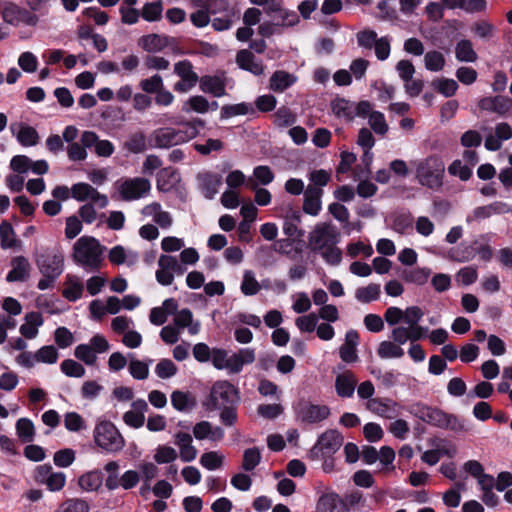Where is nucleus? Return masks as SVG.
Wrapping results in <instances>:
<instances>
[{
  "label": "nucleus",
  "mask_w": 512,
  "mask_h": 512,
  "mask_svg": "<svg viewBox=\"0 0 512 512\" xmlns=\"http://www.w3.org/2000/svg\"><path fill=\"white\" fill-rule=\"evenodd\" d=\"M206 8L210 15L239 11L231 6L228 0H208Z\"/></svg>",
  "instance_id": "58"
},
{
  "label": "nucleus",
  "mask_w": 512,
  "mask_h": 512,
  "mask_svg": "<svg viewBox=\"0 0 512 512\" xmlns=\"http://www.w3.org/2000/svg\"><path fill=\"white\" fill-rule=\"evenodd\" d=\"M35 263L43 276V278L39 280L37 288L39 290H46L53 287L54 282L64 270L63 254L46 250L36 254Z\"/></svg>",
  "instance_id": "3"
},
{
  "label": "nucleus",
  "mask_w": 512,
  "mask_h": 512,
  "mask_svg": "<svg viewBox=\"0 0 512 512\" xmlns=\"http://www.w3.org/2000/svg\"><path fill=\"white\" fill-rule=\"evenodd\" d=\"M431 275V269L429 268H414L404 269L400 273L401 279L408 283L416 285H424Z\"/></svg>",
  "instance_id": "29"
},
{
  "label": "nucleus",
  "mask_w": 512,
  "mask_h": 512,
  "mask_svg": "<svg viewBox=\"0 0 512 512\" xmlns=\"http://www.w3.org/2000/svg\"><path fill=\"white\" fill-rule=\"evenodd\" d=\"M94 440L100 448L107 452H118L122 450L125 445L123 437L110 421H103L96 425Z\"/></svg>",
  "instance_id": "7"
},
{
  "label": "nucleus",
  "mask_w": 512,
  "mask_h": 512,
  "mask_svg": "<svg viewBox=\"0 0 512 512\" xmlns=\"http://www.w3.org/2000/svg\"><path fill=\"white\" fill-rule=\"evenodd\" d=\"M424 63L427 70L437 72L443 69L445 58L441 52L433 50L425 54Z\"/></svg>",
  "instance_id": "47"
},
{
  "label": "nucleus",
  "mask_w": 512,
  "mask_h": 512,
  "mask_svg": "<svg viewBox=\"0 0 512 512\" xmlns=\"http://www.w3.org/2000/svg\"><path fill=\"white\" fill-rule=\"evenodd\" d=\"M338 234L327 224L317 225L309 233L308 244L312 252L318 253L330 244H337Z\"/></svg>",
  "instance_id": "11"
},
{
  "label": "nucleus",
  "mask_w": 512,
  "mask_h": 512,
  "mask_svg": "<svg viewBox=\"0 0 512 512\" xmlns=\"http://www.w3.org/2000/svg\"><path fill=\"white\" fill-rule=\"evenodd\" d=\"M150 188L151 185L148 179L136 177L123 181L119 187V192L123 200L131 201L141 198Z\"/></svg>",
  "instance_id": "14"
},
{
  "label": "nucleus",
  "mask_w": 512,
  "mask_h": 512,
  "mask_svg": "<svg viewBox=\"0 0 512 512\" xmlns=\"http://www.w3.org/2000/svg\"><path fill=\"white\" fill-rule=\"evenodd\" d=\"M104 481V474L101 470L95 469L82 474L78 478L79 487L86 492L98 491Z\"/></svg>",
  "instance_id": "26"
},
{
  "label": "nucleus",
  "mask_w": 512,
  "mask_h": 512,
  "mask_svg": "<svg viewBox=\"0 0 512 512\" xmlns=\"http://www.w3.org/2000/svg\"><path fill=\"white\" fill-rule=\"evenodd\" d=\"M10 129L17 141L24 147L35 146L39 142L37 130L25 123L11 124Z\"/></svg>",
  "instance_id": "19"
},
{
  "label": "nucleus",
  "mask_w": 512,
  "mask_h": 512,
  "mask_svg": "<svg viewBox=\"0 0 512 512\" xmlns=\"http://www.w3.org/2000/svg\"><path fill=\"white\" fill-rule=\"evenodd\" d=\"M60 368L68 377L80 378L85 375V368L73 359H66L62 361Z\"/></svg>",
  "instance_id": "50"
},
{
  "label": "nucleus",
  "mask_w": 512,
  "mask_h": 512,
  "mask_svg": "<svg viewBox=\"0 0 512 512\" xmlns=\"http://www.w3.org/2000/svg\"><path fill=\"white\" fill-rule=\"evenodd\" d=\"M132 410L124 413V422L133 428H140L144 425V413L148 410V404L144 399H137L132 402Z\"/></svg>",
  "instance_id": "21"
},
{
  "label": "nucleus",
  "mask_w": 512,
  "mask_h": 512,
  "mask_svg": "<svg viewBox=\"0 0 512 512\" xmlns=\"http://www.w3.org/2000/svg\"><path fill=\"white\" fill-rule=\"evenodd\" d=\"M75 460V452L70 448H65L55 452L53 461L57 467L65 468L70 466Z\"/></svg>",
  "instance_id": "62"
},
{
  "label": "nucleus",
  "mask_w": 512,
  "mask_h": 512,
  "mask_svg": "<svg viewBox=\"0 0 512 512\" xmlns=\"http://www.w3.org/2000/svg\"><path fill=\"white\" fill-rule=\"evenodd\" d=\"M177 458V452L174 448L166 445H160L154 455V460L158 464L171 463Z\"/></svg>",
  "instance_id": "60"
},
{
  "label": "nucleus",
  "mask_w": 512,
  "mask_h": 512,
  "mask_svg": "<svg viewBox=\"0 0 512 512\" xmlns=\"http://www.w3.org/2000/svg\"><path fill=\"white\" fill-rule=\"evenodd\" d=\"M255 110L252 104L242 102L238 104H226L221 107L220 118L228 119L238 115H247L254 113Z\"/></svg>",
  "instance_id": "31"
},
{
  "label": "nucleus",
  "mask_w": 512,
  "mask_h": 512,
  "mask_svg": "<svg viewBox=\"0 0 512 512\" xmlns=\"http://www.w3.org/2000/svg\"><path fill=\"white\" fill-rule=\"evenodd\" d=\"M293 410L296 419L305 424L319 423L330 415L328 406L313 404L305 398H301L294 403Z\"/></svg>",
  "instance_id": "8"
},
{
  "label": "nucleus",
  "mask_w": 512,
  "mask_h": 512,
  "mask_svg": "<svg viewBox=\"0 0 512 512\" xmlns=\"http://www.w3.org/2000/svg\"><path fill=\"white\" fill-rule=\"evenodd\" d=\"M431 86L445 97L453 96L458 89V83L454 79L448 78L434 79Z\"/></svg>",
  "instance_id": "44"
},
{
  "label": "nucleus",
  "mask_w": 512,
  "mask_h": 512,
  "mask_svg": "<svg viewBox=\"0 0 512 512\" xmlns=\"http://www.w3.org/2000/svg\"><path fill=\"white\" fill-rule=\"evenodd\" d=\"M253 176L256 179V182H253L252 179L248 180V185L251 189H255L258 184L266 186L270 184L275 177L273 171L267 165L256 166L253 170Z\"/></svg>",
  "instance_id": "33"
},
{
  "label": "nucleus",
  "mask_w": 512,
  "mask_h": 512,
  "mask_svg": "<svg viewBox=\"0 0 512 512\" xmlns=\"http://www.w3.org/2000/svg\"><path fill=\"white\" fill-rule=\"evenodd\" d=\"M240 402L239 389L227 380L216 381L208 398L203 402L206 411L220 410V421L231 427L238 420L237 406Z\"/></svg>",
  "instance_id": "1"
},
{
  "label": "nucleus",
  "mask_w": 512,
  "mask_h": 512,
  "mask_svg": "<svg viewBox=\"0 0 512 512\" xmlns=\"http://www.w3.org/2000/svg\"><path fill=\"white\" fill-rule=\"evenodd\" d=\"M210 109L209 101L202 95L191 96L183 103L182 111L189 113L191 111L204 114Z\"/></svg>",
  "instance_id": "37"
},
{
  "label": "nucleus",
  "mask_w": 512,
  "mask_h": 512,
  "mask_svg": "<svg viewBox=\"0 0 512 512\" xmlns=\"http://www.w3.org/2000/svg\"><path fill=\"white\" fill-rule=\"evenodd\" d=\"M174 73L180 77L173 89L179 93L190 91L199 81L198 74L193 70V65L189 60H181L174 65Z\"/></svg>",
  "instance_id": "10"
},
{
  "label": "nucleus",
  "mask_w": 512,
  "mask_h": 512,
  "mask_svg": "<svg viewBox=\"0 0 512 512\" xmlns=\"http://www.w3.org/2000/svg\"><path fill=\"white\" fill-rule=\"evenodd\" d=\"M357 379L353 372L345 371L336 376L335 390L339 397L350 398L353 396Z\"/></svg>",
  "instance_id": "23"
},
{
  "label": "nucleus",
  "mask_w": 512,
  "mask_h": 512,
  "mask_svg": "<svg viewBox=\"0 0 512 512\" xmlns=\"http://www.w3.org/2000/svg\"><path fill=\"white\" fill-rule=\"evenodd\" d=\"M343 441L344 438L338 430L329 429L318 437L308 456L311 460H320L327 456L331 457L340 449Z\"/></svg>",
  "instance_id": "6"
},
{
  "label": "nucleus",
  "mask_w": 512,
  "mask_h": 512,
  "mask_svg": "<svg viewBox=\"0 0 512 512\" xmlns=\"http://www.w3.org/2000/svg\"><path fill=\"white\" fill-rule=\"evenodd\" d=\"M274 250L282 255L288 256L291 260H296L297 256L302 253V248L299 246L293 247V240L284 238L277 240L274 245Z\"/></svg>",
  "instance_id": "38"
},
{
  "label": "nucleus",
  "mask_w": 512,
  "mask_h": 512,
  "mask_svg": "<svg viewBox=\"0 0 512 512\" xmlns=\"http://www.w3.org/2000/svg\"><path fill=\"white\" fill-rule=\"evenodd\" d=\"M200 464L207 470H216L223 465V456L218 452H205L200 457Z\"/></svg>",
  "instance_id": "49"
},
{
  "label": "nucleus",
  "mask_w": 512,
  "mask_h": 512,
  "mask_svg": "<svg viewBox=\"0 0 512 512\" xmlns=\"http://www.w3.org/2000/svg\"><path fill=\"white\" fill-rule=\"evenodd\" d=\"M1 14L3 20L13 26H18L20 23L28 26H36L39 21V17L36 14L28 11L25 8H21L12 2H7L4 4Z\"/></svg>",
  "instance_id": "9"
},
{
  "label": "nucleus",
  "mask_w": 512,
  "mask_h": 512,
  "mask_svg": "<svg viewBox=\"0 0 512 512\" xmlns=\"http://www.w3.org/2000/svg\"><path fill=\"white\" fill-rule=\"evenodd\" d=\"M168 41H175L174 37L156 33L144 35L139 38L138 45L146 52H160L168 47Z\"/></svg>",
  "instance_id": "20"
},
{
  "label": "nucleus",
  "mask_w": 512,
  "mask_h": 512,
  "mask_svg": "<svg viewBox=\"0 0 512 512\" xmlns=\"http://www.w3.org/2000/svg\"><path fill=\"white\" fill-rule=\"evenodd\" d=\"M456 59L460 62H475L478 58L473 49V44L468 39H462L457 42L455 47Z\"/></svg>",
  "instance_id": "30"
},
{
  "label": "nucleus",
  "mask_w": 512,
  "mask_h": 512,
  "mask_svg": "<svg viewBox=\"0 0 512 512\" xmlns=\"http://www.w3.org/2000/svg\"><path fill=\"white\" fill-rule=\"evenodd\" d=\"M17 239L15 236V231L12 225L3 221L0 224V246L2 249L14 248L17 244Z\"/></svg>",
  "instance_id": "41"
},
{
  "label": "nucleus",
  "mask_w": 512,
  "mask_h": 512,
  "mask_svg": "<svg viewBox=\"0 0 512 512\" xmlns=\"http://www.w3.org/2000/svg\"><path fill=\"white\" fill-rule=\"evenodd\" d=\"M261 462V453L258 447L248 448L243 453L242 469L250 472Z\"/></svg>",
  "instance_id": "45"
},
{
  "label": "nucleus",
  "mask_w": 512,
  "mask_h": 512,
  "mask_svg": "<svg viewBox=\"0 0 512 512\" xmlns=\"http://www.w3.org/2000/svg\"><path fill=\"white\" fill-rule=\"evenodd\" d=\"M124 148L134 154L142 153L146 150V136L139 131L131 134L124 144Z\"/></svg>",
  "instance_id": "42"
},
{
  "label": "nucleus",
  "mask_w": 512,
  "mask_h": 512,
  "mask_svg": "<svg viewBox=\"0 0 512 512\" xmlns=\"http://www.w3.org/2000/svg\"><path fill=\"white\" fill-rule=\"evenodd\" d=\"M319 253L324 261L331 266H337L342 261V251L340 248L336 247V244H330Z\"/></svg>",
  "instance_id": "52"
},
{
  "label": "nucleus",
  "mask_w": 512,
  "mask_h": 512,
  "mask_svg": "<svg viewBox=\"0 0 512 512\" xmlns=\"http://www.w3.org/2000/svg\"><path fill=\"white\" fill-rule=\"evenodd\" d=\"M197 180L201 193L209 200H212L215 197L223 183V179L220 174L210 171L198 173Z\"/></svg>",
  "instance_id": "16"
},
{
  "label": "nucleus",
  "mask_w": 512,
  "mask_h": 512,
  "mask_svg": "<svg viewBox=\"0 0 512 512\" xmlns=\"http://www.w3.org/2000/svg\"><path fill=\"white\" fill-rule=\"evenodd\" d=\"M476 245H478L477 240L471 244L461 243L459 246L449 250V258L456 262H468L476 255Z\"/></svg>",
  "instance_id": "28"
},
{
  "label": "nucleus",
  "mask_w": 512,
  "mask_h": 512,
  "mask_svg": "<svg viewBox=\"0 0 512 512\" xmlns=\"http://www.w3.org/2000/svg\"><path fill=\"white\" fill-rule=\"evenodd\" d=\"M16 433L23 442H32L35 435L33 422L28 418L18 419L16 422Z\"/></svg>",
  "instance_id": "43"
},
{
  "label": "nucleus",
  "mask_w": 512,
  "mask_h": 512,
  "mask_svg": "<svg viewBox=\"0 0 512 512\" xmlns=\"http://www.w3.org/2000/svg\"><path fill=\"white\" fill-rule=\"evenodd\" d=\"M297 81V77L285 70H276L269 79V89L282 93Z\"/></svg>",
  "instance_id": "24"
},
{
  "label": "nucleus",
  "mask_w": 512,
  "mask_h": 512,
  "mask_svg": "<svg viewBox=\"0 0 512 512\" xmlns=\"http://www.w3.org/2000/svg\"><path fill=\"white\" fill-rule=\"evenodd\" d=\"M163 6L161 1L146 3L142 9L141 16L148 22L158 21L162 17Z\"/></svg>",
  "instance_id": "46"
},
{
  "label": "nucleus",
  "mask_w": 512,
  "mask_h": 512,
  "mask_svg": "<svg viewBox=\"0 0 512 512\" xmlns=\"http://www.w3.org/2000/svg\"><path fill=\"white\" fill-rule=\"evenodd\" d=\"M295 323L300 331L311 333L317 327L318 315L315 313H310L308 315L298 317Z\"/></svg>",
  "instance_id": "63"
},
{
  "label": "nucleus",
  "mask_w": 512,
  "mask_h": 512,
  "mask_svg": "<svg viewBox=\"0 0 512 512\" xmlns=\"http://www.w3.org/2000/svg\"><path fill=\"white\" fill-rule=\"evenodd\" d=\"M152 360H149L148 363L132 359L129 364V372L132 375L133 378L137 380H144L149 375V363H151Z\"/></svg>",
  "instance_id": "54"
},
{
  "label": "nucleus",
  "mask_w": 512,
  "mask_h": 512,
  "mask_svg": "<svg viewBox=\"0 0 512 512\" xmlns=\"http://www.w3.org/2000/svg\"><path fill=\"white\" fill-rule=\"evenodd\" d=\"M381 293L380 284L370 283L365 287H359L355 291V298L361 303H370L379 299Z\"/></svg>",
  "instance_id": "34"
},
{
  "label": "nucleus",
  "mask_w": 512,
  "mask_h": 512,
  "mask_svg": "<svg viewBox=\"0 0 512 512\" xmlns=\"http://www.w3.org/2000/svg\"><path fill=\"white\" fill-rule=\"evenodd\" d=\"M73 260L90 271H98L103 261L104 247L94 237H80L74 244Z\"/></svg>",
  "instance_id": "4"
},
{
  "label": "nucleus",
  "mask_w": 512,
  "mask_h": 512,
  "mask_svg": "<svg viewBox=\"0 0 512 512\" xmlns=\"http://www.w3.org/2000/svg\"><path fill=\"white\" fill-rule=\"evenodd\" d=\"M410 411L420 420L437 428L449 429L454 432H462L466 430L463 421L456 415L446 413L439 408L430 407L422 403H416L411 406Z\"/></svg>",
  "instance_id": "2"
},
{
  "label": "nucleus",
  "mask_w": 512,
  "mask_h": 512,
  "mask_svg": "<svg viewBox=\"0 0 512 512\" xmlns=\"http://www.w3.org/2000/svg\"><path fill=\"white\" fill-rule=\"evenodd\" d=\"M255 361V350L253 348L241 349L238 353L228 357L226 369L232 374L241 372L243 365L251 364Z\"/></svg>",
  "instance_id": "22"
},
{
  "label": "nucleus",
  "mask_w": 512,
  "mask_h": 512,
  "mask_svg": "<svg viewBox=\"0 0 512 512\" xmlns=\"http://www.w3.org/2000/svg\"><path fill=\"white\" fill-rule=\"evenodd\" d=\"M212 19L211 24L215 31L222 32L230 29L235 21L240 18V12H230L218 14Z\"/></svg>",
  "instance_id": "36"
},
{
  "label": "nucleus",
  "mask_w": 512,
  "mask_h": 512,
  "mask_svg": "<svg viewBox=\"0 0 512 512\" xmlns=\"http://www.w3.org/2000/svg\"><path fill=\"white\" fill-rule=\"evenodd\" d=\"M448 172L452 176H458L462 181H467L472 176L471 168L467 165H463L459 159L454 160L449 165Z\"/></svg>",
  "instance_id": "61"
},
{
  "label": "nucleus",
  "mask_w": 512,
  "mask_h": 512,
  "mask_svg": "<svg viewBox=\"0 0 512 512\" xmlns=\"http://www.w3.org/2000/svg\"><path fill=\"white\" fill-rule=\"evenodd\" d=\"M377 354L382 359L401 358L404 350L394 341H382L378 346Z\"/></svg>",
  "instance_id": "40"
},
{
  "label": "nucleus",
  "mask_w": 512,
  "mask_h": 512,
  "mask_svg": "<svg viewBox=\"0 0 512 512\" xmlns=\"http://www.w3.org/2000/svg\"><path fill=\"white\" fill-rule=\"evenodd\" d=\"M511 211V206L506 202L494 201L490 204L474 208L472 213L467 215L466 222L468 224L473 222H481L483 220L489 219L493 215L507 214Z\"/></svg>",
  "instance_id": "12"
},
{
  "label": "nucleus",
  "mask_w": 512,
  "mask_h": 512,
  "mask_svg": "<svg viewBox=\"0 0 512 512\" xmlns=\"http://www.w3.org/2000/svg\"><path fill=\"white\" fill-rule=\"evenodd\" d=\"M331 109L337 117H344L352 120L355 117L353 104L344 99L336 98L331 102Z\"/></svg>",
  "instance_id": "39"
},
{
  "label": "nucleus",
  "mask_w": 512,
  "mask_h": 512,
  "mask_svg": "<svg viewBox=\"0 0 512 512\" xmlns=\"http://www.w3.org/2000/svg\"><path fill=\"white\" fill-rule=\"evenodd\" d=\"M179 131L172 127H161L155 129L150 135L149 144L151 147L168 149L181 144Z\"/></svg>",
  "instance_id": "13"
},
{
  "label": "nucleus",
  "mask_w": 512,
  "mask_h": 512,
  "mask_svg": "<svg viewBox=\"0 0 512 512\" xmlns=\"http://www.w3.org/2000/svg\"><path fill=\"white\" fill-rule=\"evenodd\" d=\"M445 167L441 159L430 156L421 162L416 169V177L419 183L431 189L442 186V178Z\"/></svg>",
  "instance_id": "5"
},
{
  "label": "nucleus",
  "mask_w": 512,
  "mask_h": 512,
  "mask_svg": "<svg viewBox=\"0 0 512 512\" xmlns=\"http://www.w3.org/2000/svg\"><path fill=\"white\" fill-rule=\"evenodd\" d=\"M63 512H89L88 502L81 498L67 499L62 504Z\"/></svg>",
  "instance_id": "64"
},
{
  "label": "nucleus",
  "mask_w": 512,
  "mask_h": 512,
  "mask_svg": "<svg viewBox=\"0 0 512 512\" xmlns=\"http://www.w3.org/2000/svg\"><path fill=\"white\" fill-rule=\"evenodd\" d=\"M66 284L68 285V287H66L62 291V295L64 298L72 302L81 298L84 287L77 277L73 275H67Z\"/></svg>",
  "instance_id": "35"
},
{
  "label": "nucleus",
  "mask_w": 512,
  "mask_h": 512,
  "mask_svg": "<svg viewBox=\"0 0 512 512\" xmlns=\"http://www.w3.org/2000/svg\"><path fill=\"white\" fill-rule=\"evenodd\" d=\"M74 355L78 360L83 361L86 365L89 366L94 365L97 360V356L94 353L92 347L87 344H79L76 346Z\"/></svg>",
  "instance_id": "53"
},
{
  "label": "nucleus",
  "mask_w": 512,
  "mask_h": 512,
  "mask_svg": "<svg viewBox=\"0 0 512 512\" xmlns=\"http://www.w3.org/2000/svg\"><path fill=\"white\" fill-rule=\"evenodd\" d=\"M163 86V78L160 74H154L150 78L142 79L139 82V87L147 94H154Z\"/></svg>",
  "instance_id": "51"
},
{
  "label": "nucleus",
  "mask_w": 512,
  "mask_h": 512,
  "mask_svg": "<svg viewBox=\"0 0 512 512\" xmlns=\"http://www.w3.org/2000/svg\"><path fill=\"white\" fill-rule=\"evenodd\" d=\"M274 117V123L279 127H288L296 122L295 115L292 113L291 109L286 106L280 107Z\"/></svg>",
  "instance_id": "55"
},
{
  "label": "nucleus",
  "mask_w": 512,
  "mask_h": 512,
  "mask_svg": "<svg viewBox=\"0 0 512 512\" xmlns=\"http://www.w3.org/2000/svg\"><path fill=\"white\" fill-rule=\"evenodd\" d=\"M155 373L161 379H168L177 373V367L170 359H161L155 367Z\"/></svg>",
  "instance_id": "59"
},
{
  "label": "nucleus",
  "mask_w": 512,
  "mask_h": 512,
  "mask_svg": "<svg viewBox=\"0 0 512 512\" xmlns=\"http://www.w3.org/2000/svg\"><path fill=\"white\" fill-rule=\"evenodd\" d=\"M321 195L320 188L308 186L303 202V211L309 215L316 216L321 210Z\"/></svg>",
  "instance_id": "27"
},
{
  "label": "nucleus",
  "mask_w": 512,
  "mask_h": 512,
  "mask_svg": "<svg viewBox=\"0 0 512 512\" xmlns=\"http://www.w3.org/2000/svg\"><path fill=\"white\" fill-rule=\"evenodd\" d=\"M171 404L176 410L185 412L192 410L196 402L189 393L176 390L171 394Z\"/></svg>",
  "instance_id": "32"
},
{
  "label": "nucleus",
  "mask_w": 512,
  "mask_h": 512,
  "mask_svg": "<svg viewBox=\"0 0 512 512\" xmlns=\"http://www.w3.org/2000/svg\"><path fill=\"white\" fill-rule=\"evenodd\" d=\"M58 351L53 345L41 347L34 354V360L41 363L54 364L58 360Z\"/></svg>",
  "instance_id": "48"
},
{
  "label": "nucleus",
  "mask_w": 512,
  "mask_h": 512,
  "mask_svg": "<svg viewBox=\"0 0 512 512\" xmlns=\"http://www.w3.org/2000/svg\"><path fill=\"white\" fill-rule=\"evenodd\" d=\"M347 502L335 492L321 495L316 504V512H349Z\"/></svg>",
  "instance_id": "17"
},
{
  "label": "nucleus",
  "mask_w": 512,
  "mask_h": 512,
  "mask_svg": "<svg viewBox=\"0 0 512 512\" xmlns=\"http://www.w3.org/2000/svg\"><path fill=\"white\" fill-rule=\"evenodd\" d=\"M12 269L6 276L7 282H23L28 278L30 263L24 256H16L11 261Z\"/></svg>",
  "instance_id": "25"
},
{
  "label": "nucleus",
  "mask_w": 512,
  "mask_h": 512,
  "mask_svg": "<svg viewBox=\"0 0 512 512\" xmlns=\"http://www.w3.org/2000/svg\"><path fill=\"white\" fill-rule=\"evenodd\" d=\"M260 286L252 271H245L241 284V291L246 296H252L259 292Z\"/></svg>",
  "instance_id": "57"
},
{
  "label": "nucleus",
  "mask_w": 512,
  "mask_h": 512,
  "mask_svg": "<svg viewBox=\"0 0 512 512\" xmlns=\"http://www.w3.org/2000/svg\"><path fill=\"white\" fill-rule=\"evenodd\" d=\"M226 73L221 71L216 75H204L199 79V88L202 92L220 98L226 95Z\"/></svg>",
  "instance_id": "15"
},
{
  "label": "nucleus",
  "mask_w": 512,
  "mask_h": 512,
  "mask_svg": "<svg viewBox=\"0 0 512 512\" xmlns=\"http://www.w3.org/2000/svg\"><path fill=\"white\" fill-rule=\"evenodd\" d=\"M369 125L371 129L379 135H385L388 131V125L384 114L379 111L371 112L369 116Z\"/></svg>",
  "instance_id": "56"
},
{
  "label": "nucleus",
  "mask_w": 512,
  "mask_h": 512,
  "mask_svg": "<svg viewBox=\"0 0 512 512\" xmlns=\"http://www.w3.org/2000/svg\"><path fill=\"white\" fill-rule=\"evenodd\" d=\"M236 64L242 70L248 71L255 76L264 73L262 60L256 59L255 55L248 49L239 50L236 54Z\"/></svg>",
  "instance_id": "18"
}]
</instances>
